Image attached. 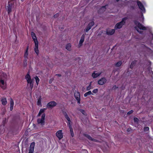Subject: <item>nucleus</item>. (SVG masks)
Wrapping results in <instances>:
<instances>
[{
    "mask_svg": "<svg viewBox=\"0 0 153 153\" xmlns=\"http://www.w3.org/2000/svg\"><path fill=\"white\" fill-rule=\"evenodd\" d=\"M47 109V108H43L40 109L39 111V117L43 113L41 116V119H39V128H42L45 124V114L44 112Z\"/></svg>",
    "mask_w": 153,
    "mask_h": 153,
    "instance_id": "1",
    "label": "nucleus"
},
{
    "mask_svg": "<svg viewBox=\"0 0 153 153\" xmlns=\"http://www.w3.org/2000/svg\"><path fill=\"white\" fill-rule=\"evenodd\" d=\"M7 77L6 74L4 73L0 75V87L3 90L5 89L6 88V85L4 81Z\"/></svg>",
    "mask_w": 153,
    "mask_h": 153,
    "instance_id": "2",
    "label": "nucleus"
},
{
    "mask_svg": "<svg viewBox=\"0 0 153 153\" xmlns=\"http://www.w3.org/2000/svg\"><path fill=\"white\" fill-rule=\"evenodd\" d=\"M134 22L135 25L137 26L134 27V28L139 33H142V31H139L138 29V28L140 30H147V27H145L137 21L136 20H134Z\"/></svg>",
    "mask_w": 153,
    "mask_h": 153,
    "instance_id": "3",
    "label": "nucleus"
},
{
    "mask_svg": "<svg viewBox=\"0 0 153 153\" xmlns=\"http://www.w3.org/2000/svg\"><path fill=\"white\" fill-rule=\"evenodd\" d=\"M127 17H125L123 18L122 20L117 23L115 26L114 28L115 29H120L121 28L123 25H125L126 23L125 21L127 19Z\"/></svg>",
    "mask_w": 153,
    "mask_h": 153,
    "instance_id": "4",
    "label": "nucleus"
},
{
    "mask_svg": "<svg viewBox=\"0 0 153 153\" xmlns=\"http://www.w3.org/2000/svg\"><path fill=\"white\" fill-rule=\"evenodd\" d=\"M35 43V46L34 47V51L37 55H38V41L36 35L32 37Z\"/></svg>",
    "mask_w": 153,
    "mask_h": 153,
    "instance_id": "5",
    "label": "nucleus"
},
{
    "mask_svg": "<svg viewBox=\"0 0 153 153\" xmlns=\"http://www.w3.org/2000/svg\"><path fill=\"white\" fill-rule=\"evenodd\" d=\"M25 79L27 80L28 83L30 84V87L32 88L33 86V81L34 80L33 79L32 80L31 79L30 76L29 75V72H28L27 74L25 76Z\"/></svg>",
    "mask_w": 153,
    "mask_h": 153,
    "instance_id": "6",
    "label": "nucleus"
},
{
    "mask_svg": "<svg viewBox=\"0 0 153 153\" xmlns=\"http://www.w3.org/2000/svg\"><path fill=\"white\" fill-rule=\"evenodd\" d=\"M56 105V103L54 101H51L49 102L47 104L46 107L48 108H52Z\"/></svg>",
    "mask_w": 153,
    "mask_h": 153,
    "instance_id": "7",
    "label": "nucleus"
},
{
    "mask_svg": "<svg viewBox=\"0 0 153 153\" xmlns=\"http://www.w3.org/2000/svg\"><path fill=\"white\" fill-rule=\"evenodd\" d=\"M74 94L75 97L77 101V103L79 104H80V93L77 91L75 92Z\"/></svg>",
    "mask_w": 153,
    "mask_h": 153,
    "instance_id": "8",
    "label": "nucleus"
},
{
    "mask_svg": "<svg viewBox=\"0 0 153 153\" xmlns=\"http://www.w3.org/2000/svg\"><path fill=\"white\" fill-rule=\"evenodd\" d=\"M94 23L93 21L90 22L88 25L87 27L84 29V31L86 32H88L91 28L94 25Z\"/></svg>",
    "mask_w": 153,
    "mask_h": 153,
    "instance_id": "9",
    "label": "nucleus"
},
{
    "mask_svg": "<svg viewBox=\"0 0 153 153\" xmlns=\"http://www.w3.org/2000/svg\"><path fill=\"white\" fill-rule=\"evenodd\" d=\"M13 4L10 2H8L6 9L7 11L8 14H9L12 11V6Z\"/></svg>",
    "mask_w": 153,
    "mask_h": 153,
    "instance_id": "10",
    "label": "nucleus"
},
{
    "mask_svg": "<svg viewBox=\"0 0 153 153\" xmlns=\"http://www.w3.org/2000/svg\"><path fill=\"white\" fill-rule=\"evenodd\" d=\"M137 4L139 8L142 11L145 12V9L142 4L139 1H138L137 2Z\"/></svg>",
    "mask_w": 153,
    "mask_h": 153,
    "instance_id": "11",
    "label": "nucleus"
},
{
    "mask_svg": "<svg viewBox=\"0 0 153 153\" xmlns=\"http://www.w3.org/2000/svg\"><path fill=\"white\" fill-rule=\"evenodd\" d=\"M62 131V130H60L58 131L56 133V136L59 138V140H60L63 137V134Z\"/></svg>",
    "mask_w": 153,
    "mask_h": 153,
    "instance_id": "12",
    "label": "nucleus"
},
{
    "mask_svg": "<svg viewBox=\"0 0 153 153\" xmlns=\"http://www.w3.org/2000/svg\"><path fill=\"white\" fill-rule=\"evenodd\" d=\"M35 146V143L34 142H32L30 146L29 149V150L28 153H33L34 147Z\"/></svg>",
    "mask_w": 153,
    "mask_h": 153,
    "instance_id": "13",
    "label": "nucleus"
},
{
    "mask_svg": "<svg viewBox=\"0 0 153 153\" xmlns=\"http://www.w3.org/2000/svg\"><path fill=\"white\" fill-rule=\"evenodd\" d=\"M107 80L104 77H103L100 79L98 82V83L99 85H103L106 83Z\"/></svg>",
    "mask_w": 153,
    "mask_h": 153,
    "instance_id": "14",
    "label": "nucleus"
},
{
    "mask_svg": "<svg viewBox=\"0 0 153 153\" xmlns=\"http://www.w3.org/2000/svg\"><path fill=\"white\" fill-rule=\"evenodd\" d=\"M85 35L84 34H83L81 36V39L79 42V44L80 46L82 45V43L84 41Z\"/></svg>",
    "mask_w": 153,
    "mask_h": 153,
    "instance_id": "15",
    "label": "nucleus"
},
{
    "mask_svg": "<svg viewBox=\"0 0 153 153\" xmlns=\"http://www.w3.org/2000/svg\"><path fill=\"white\" fill-rule=\"evenodd\" d=\"M115 32V30L112 29L111 30L107 31L106 34L108 35H113Z\"/></svg>",
    "mask_w": 153,
    "mask_h": 153,
    "instance_id": "16",
    "label": "nucleus"
},
{
    "mask_svg": "<svg viewBox=\"0 0 153 153\" xmlns=\"http://www.w3.org/2000/svg\"><path fill=\"white\" fill-rule=\"evenodd\" d=\"M14 105V102L13 100L11 98L10 101V110L12 111L13 109V107Z\"/></svg>",
    "mask_w": 153,
    "mask_h": 153,
    "instance_id": "17",
    "label": "nucleus"
},
{
    "mask_svg": "<svg viewBox=\"0 0 153 153\" xmlns=\"http://www.w3.org/2000/svg\"><path fill=\"white\" fill-rule=\"evenodd\" d=\"M101 74V73L98 72L95 73V72L93 73L92 74V76L93 78H96L99 76Z\"/></svg>",
    "mask_w": 153,
    "mask_h": 153,
    "instance_id": "18",
    "label": "nucleus"
},
{
    "mask_svg": "<svg viewBox=\"0 0 153 153\" xmlns=\"http://www.w3.org/2000/svg\"><path fill=\"white\" fill-rule=\"evenodd\" d=\"M2 104L5 105L7 103V101L6 98H2L1 100Z\"/></svg>",
    "mask_w": 153,
    "mask_h": 153,
    "instance_id": "19",
    "label": "nucleus"
},
{
    "mask_svg": "<svg viewBox=\"0 0 153 153\" xmlns=\"http://www.w3.org/2000/svg\"><path fill=\"white\" fill-rule=\"evenodd\" d=\"M71 45L70 43H68L66 45L65 48L68 51H71Z\"/></svg>",
    "mask_w": 153,
    "mask_h": 153,
    "instance_id": "20",
    "label": "nucleus"
},
{
    "mask_svg": "<svg viewBox=\"0 0 153 153\" xmlns=\"http://www.w3.org/2000/svg\"><path fill=\"white\" fill-rule=\"evenodd\" d=\"M83 135L85 137L87 138L89 140L91 141L92 140V138L90 135H89L88 134H83Z\"/></svg>",
    "mask_w": 153,
    "mask_h": 153,
    "instance_id": "21",
    "label": "nucleus"
},
{
    "mask_svg": "<svg viewBox=\"0 0 153 153\" xmlns=\"http://www.w3.org/2000/svg\"><path fill=\"white\" fill-rule=\"evenodd\" d=\"M93 94L92 93L91 91H89L88 92H86L84 94V96L85 97H86L88 95Z\"/></svg>",
    "mask_w": 153,
    "mask_h": 153,
    "instance_id": "22",
    "label": "nucleus"
},
{
    "mask_svg": "<svg viewBox=\"0 0 153 153\" xmlns=\"http://www.w3.org/2000/svg\"><path fill=\"white\" fill-rule=\"evenodd\" d=\"M122 64V62L121 61H119L115 64V65L116 67H119Z\"/></svg>",
    "mask_w": 153,
    "mask_h": 153,
    "instance_id": "23",
    "label": "nucleus"
},
{
    "mask_svg": "<svg viewBox=\"0 0 153 153\" xmlns=\"http://www.w3.org/2000/svg\"><path fill=\"white\" fill-rule=\"evenodd\" d=\"M136 64V61H133L130 65V68L131 69Z\"/></svg>",
    "mask_w": 153,
    "mask_h": 153,
    "instance_id": "24",
    "label": "nucleus"
},
{
    "mask_svg": "<svg viewBox=\"0 0 153 153\" xmlns=\"http://www.w3.org/2000/svg\"><path fill=\"white\" fill-rule=\"evenodd\" d=\"M79 111L83 114H84V115H87L85 111V110H84L82 109H80L79 110Z\"/></svg>",
    "mask_w": 153,
    "mask_h": 153,
    "instance_id": "25",
    "label": "nucleus"
},
{
    "mask_svg": "<svg viewBox=\"0 0 153 153\" xmlns=\"http://www.w3.org/2000/svg\"><path fill=\"white\" fill-rule=\"evenodd\" d=\"M28 46L27 47V50L25 53V58H27V56L28 55V52H27V50H28Z\"/></svg>",
    "mask_w": 153,
    "mask_h": 153,
    "instance_id": "26",
    "label": "nucleus"
},
{
    "mask_svg": "<svg viewBox=\"0 0 153 153\" xmlns=\"http://www.w3.org/2000/svg\"><path fill=\"white\" fill-rule=\"evenodd\" d=\"M106 6H107V5H106L105 6L102 7H101V8L100 9V10L101 11V10H102L103 11H105L106 9Z\"/></svg>",
    "mask_w": 153,
    "mask_h": 153,
    "instance_id": "27",
    "label": "nucleus"
},
{
    "mask_svg": "<svg viewBox=\"0 0 153 153\" xmlns=\"http://www.w3.org/2000/svg\"><path fill=\"white\" fill-rule=\"evenodd\" d=\"M27 58H25L24 59V65L25 66H26L27 65Z\"/></svg>",
    "mask_w": 153,
    "mask_h": 153,
    "instance_id": "28",
    "label": "nucleus"
},
{
    "mask_svg": "<svg viewBox=\"0 0 153 153\" xmlns=\"http://www.w3.org/2000/svg\"><path fill=\"white\" fill-rule=\"evenodd\" d=\"M91 82L90 83L89 85L86 88V90L87 91H89L91 89Z\"/></svg>",
    "mask_w": 153,
    "mask_h": 153,
    "instance_id": "29",
    "label": "nucleus"
},
{
    "mask_svg": "<svg viewBox=\"0 0 153 153\" xmlns=\"http://www.w3.org/2000/svg\"><path fill=\"white\" fill-rule=\"evenodd\" d=\"M149 128L148 127H145L144 128V130L145 131H149Z\"/></svg>",
    "mask_w": 153,
    "mask_h": 153,
    "instance_id": "30",
    "label": "nucleus"
},
{
    "mask_svg": "<svg viewBox=\"0 0 153 153\" xmlns=\"http://www.w3.org/2000/svg\"><path fill=\"white\" fill-rule=\"evenodd\" d=\"M118 88V87L117 86H116V85H114L112 88V90H115L116 89Z\"/></svg>",
    "mask_w": 153,
    "mask_h": 153,
    "instance_id": "31",
    "label": "nucleus"
},
{
    "mask_svg": "<svg viewBox=\"0 0 153 153\" xmlns=\"http://www.w3.org/2000/svg\"><path fill=\"white\" fill-rule=\"evenodd\" d=\"M35 79L36 80V83H37V85L38 84V77L37 76H36V77H35Z\"/></svg>",
    "mask_w": 153,
    "mask_h": 153,
    "instance_id": "32",
    "label": "nucleus"
},
{
    "mask_svg": "<svg viewBox=\"0 0 153 153\" xmlns=\"http://www.w3.org/2000/svg\"><path fill=\"white\" fill-rule=\"evenodd\" d=\"M98 89L97 88V89H94L93 91L92 92L94 93H96L98 92Z\"/></svg>",
    "mask_w": 153,
    "mask_h": 153,
    "instance_id": "33",
    "label": "nucleus"
},
{
    "mask_svg": "<svg viewBox=\"0 0 153 153\" xmlns=\"http://www.w3.org/2000/svg\"><path fill=\"white\" fill-rule=\"evenodd\" d=\"M91 141H94V142H99V141L98 140H97V139H94L93 138H92V140Z\"/></svg>",
    "mask_w": 153,
    "mask_h": 153,
    "instance_id": "34",
    "label": "nucleus"
},
{
    "mask_svg": "<svg viewBox=\"0 0 153 153\" xmlns=\"http://www.w3.org/2000/svg\"><path fill=\"white\" fill-rule=\"evenodd\" d=\"M65 118L68 121H71L70 118L69 117L68 115L65 117Z\"/></svg>",
    "mask_w": 153,
    "mask_h": 153,
    "instance_id": "35",
    "label": "nucleus"
},
{
    "mask_svg": "<svg viewBox=\"0 0 153 153\" xmlns=\"http://www.w3.org/2000/svg\"><path fill=\"white\" fill-rule=\"evenodd\" d=\"M39 106H40L41 107L42 106V105L41 103V99L40 98H39Z\"/></svg>",
    "mask_w": 153,
    "mask_h": 153,
    "instance_id": "36",
    "label": "nucleus"
},
{
    "mask_svg": "<svg viewBox=\"0 0 153 153\" xmlns=\"http://www.w3.org/2000/svg\"><path fill=\"white\" fill-rule=\"evenodd\" d=\"M70 131L71 135L72 137H73L74 136V132H73V130H70Z\"/></svg>",
    "mask_w": 153,
    "mask_h": 153,
    "instance_id": "37",
    "label": "nucleus"
},
{
    "mask_svg": "<svg viewBox=\"0 0 153 153\" xmlns=\"http://www.w3.org/2000/svg\"><path fill=\"white\" fill-rule=\"evenodd\" d=\"M134 122H137L139 121L137 117H134Z\"/></svg>",
    "mask_w": 153,
    "mask_h": 153,
    "instance_id": "38",
    "label": "nucleus"
},
{
    "mask_svg": "<svg viewBox=\"0 0 153 153\" xmlns=\"http://www.w3.org/2000/svg\"><path fill=\"white\" fill-rule=\"evenodd\" d=\"M59 16V14L58 13H56L54 15L53 17L55 18H56L58 17Z\"/></svg>",
    "mask_w": 153,
    "mask_h": 153,
    "instance_id": "39",
    "label": "nucleus"
},
{
    "mask_svg": "<svg viewBox=\"0 0 153 153\" xmlns=\"http://www.w3.org/2000/svg\"><path fill=\"white\" fill-rule=\"evenodd\" d=\"M133 112V110H131L129 112H128L127 113V114H130L131 113H132Z\"/></svg>",
    "mask_w": 153,
    "mask_h": 153,
    "instance_id": "40",
    "label": "nucleus"
},
{
    "mask_svg": "<svg viewBox=\"0 0 153 153\" xmlns=\"http://www.w3.org/2000/svg\"><path fill=\"white\" fill-rule=\"evenodd\" d=\"M63 114L65 117L68 115L66 112L63 111Z\"/></svg>",
    "mask_w": 153,
    "mask_h": 153,
    "instance_id": "41",
    "label": "nucleus"
},
{
    "mask_svg": "<svg viewBox=\"0 0 153 153\" xmlns=\"http://www.w3.org/2000/svg\"><path fill=\"white\" fill-rule=\"evenodd\" d=\"M31 36L32 37L33 36H35V34L33 32H32L31 33Z\"/></svg>",
    "mask_w": 153,
    "mask_h": 153,
    "instance_id": "42",
    "label": "nucleus"
},
{
    "mask_svg": "<svg viewBox=\"0 0 153 153\" xmlns=\"http://www.w3.org/2000/svg\"><path fill=\"white\" fill-rule=\"evenodd\" d=\"M53 78L49 80V83H51L52 82V81H53Z\"/></svg>",
    "mask_w": 153,
    "mask_h": 153,
    "instance_id": "43",
    "label": "nucleus"
},
{
    "mask_svg": "<svg viewBox=\"0 0 153 153\" xmlns=\"http://www.w3.org/2000/svg\"><path fill=\"white\" fill-rule=\"evenodd\" d=\"M68 126H69V128H70V130H73L71 125H70Z\"/></svg>",
    "mask_w": 153,
    "mask_h": 153,
    "instance_id": "44",
    "label": "nucleus"
},
{
    "mask_svg": "<svg viewBox=\"0 0 153 153\" xmlns=\"http://www.w3.org/2000/svg\"><path fill=\"white\" fill-rule=\"evenodd\" d=\"M124 5V4L123 3L120 4H119V7H123Z\"/></svg>",
    "mask_w": 153,
    "mask_h": 153,
    "instance_id": "45",
    "label": "nucleus"
},
{
    "mask_svg": "<svg viewBox=\"0 0 153 153\" xmlns=\"http://www.w3.org/2000/svg\"><path fill=\"white\" fill-rule=\"evenodd\" d=\"M131 128H128L127 129V132H129V131H131Z\"/></svg>",
    "mask_w": 153,
    "mask_h": 153,
    "instance_id": "46",
    "label": "nucleus"
},
{
    "mask_svg": "<svg viewBox=\"0 0 153 153\" xmlns=\"http://www.w3.org/2000/svg\"><path fill=\"white\" fill-rule=\"evenodd\" d=\"M56 76H61V74H56L55 75Z\"/></svg>",
    "mask_w": 153,
    "mask_h": 153,
    "instance_id": "47",
    "label": "nucleus"
},
{
    "mask_svg": "<svg viewBox=\"0 0 153 153\" xmlns=\"http://www.w3.org/2000/svg\"><path fill=\"white\" fill-rule=\"evenodd\" d=\"M150 38H151V36L152 37V39H153V34L152 33H151V36H150Z\"/></svg>",
    "mask_w": 153,
    "mask_h": 153,
    "instance_id": "48",
    "label": "nucleus"
},
{
    "mask_svg": "<svg viewBox=\"0 0 153 153\" xmlns=\"http://www.w3.org/2000/svg\"><path fill=\"white\" fill-rule=\"evenodd\" d=\"M68 126L70 125H71V121H68Z\"/></svg>",
    "mask_w": 153,
    "mask_h": 153,
    "instance_id": "49",
    "label": "nucleus"
},
{
    "mask_svg": "<svg viewBox=\"0 0 153 153\" xmlns=\"http://www.w3.org/2000/svg\"><path fill=\"white\" fill-rule=\"evenodd\" d=\"M37 104L38 105V99H37Z\"/></svg>",
    "mask_w": 153,
    "mask_h": 153,
    "instance_id": "50",
    "label": "nucleus"
},
{
    "mask_svg": "<svg viewBox=\"0 0 153 153\" xmlns=\"http://www.w3.org/2000/svg\"><path fill=\"white\" fill-rule=\"evenodd\" d=\"M131 8H132L133 9L134 8V7L133 6H131Z\"/></svg>",
    "mask_w": 153,
    "mask_h": 153,
    "instance_id": "51",
    "label": "nucleus"
},
{
    "mask_svg": "<svg viewBox=\"0 0 153 153\" xmlns=\"http://www.w3.org/2000/svg\"><path fill=\"white\" fill-rule=\"evenodd\" d=\"M37 122L38 123V119L37 120Z\"/></svg>",
    "mask_w": 153,
    "mask_h": 153,
    "instance_id": "52",
    "label": "nucleus"
},
{
    "mask_svg": "<svg viewBox=\"0 0 153 153\" xmlns=\"http://www.w3.org/2000/svg\"><path fill=\"white\" fill-rule=\"evenodd\" d=\"M120 0H116L117 2H118Z\"/></svg>",
    "mask_w": 153,
    "mask_h": 153,
    "instance_id": "53",
    "label": "nucleus"
},
{
    "mask_svg": "<svg viewBox=\"0 0 153 153\" xmlns=\"http://www.w3.org/2000/svg\"><path fill=\"white\" fill-rule=\"evenodd\" d=\"M22 1H23L22 0Z\"/></svg>",
    "mask_w": 153,
    "mask_h": 153,
    "instance_id": "54",
    "label": "nucleus"
},
{
    "mask_svg": "<svg viewBox=\"0 0 153 153\" xmlns=\"http://www.w3.org/2000/svg\"><path fill=\"white\" fill-rule=\"evenodd\" d=\"M1 127V126H0V127Z\"/></svg>",
    "mask_w": 153,
    "mask_h": 153,
    "instance_id": "55",
    "label": "nucleus"
}]
</instances>
